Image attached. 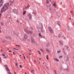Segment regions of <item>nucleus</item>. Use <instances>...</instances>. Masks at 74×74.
Returning a JSON list of instances; mask_svg holds the SVG:
<instances>
[{
    "label": "nucleus",
    "mask_w": 74,
    "mask_h": 74,
    "mask_svg": "<svg viewBox=\"0 0 74 74\" xmlns=\"http://www.w3.org/2000/svg\"><path fill=\"white\" fill-rule=\"evenodd\" d=\"M9 8V3H8L5 4L1 9V12L2 13V12H4L5 11H7V10H8Z\"/></svg>",
    "instance_id": "nucleus-1"
},
{
    "label": "nucleus",
    "mask_w": 74,
    "mask_h": 74,
    "mask_svg": "<svg viewBox=\"0 0 74 74\" xmlns=\"http://www.w3.org/2000/svg\"><path fill=\"white\" fill-rule=\"evenodd\" d=\"M12 11L14 13L16 14H18L19 12H18V10L16 9H13L12 10Z\"/></svg>",
    "instance_id": "nucleus-2"
},
{
    "label": "nucleus",
    "mask_w": 74,
    "mask_h": 74,
    "mask_svg": "<svg viewBox=\"0 0 74 74\" xmlns=\"http://www.w3.org/2000/svg\"><path fill=\"white\" fill-rule=\"evenodd\" d=\"M3 0H0V8L3 6Z\"/></svg>",
    "instance_id": "nucleus-3"
},
{
    "label": "nucleus",
    "mask_w": 74,
    "mask_h": 74,
    "mask_svg": "<svg viewBox=\"0 0 74 74\" xmlns=\"http://www.w3.org/2000/svg\"><path fill=\"white\" fill-rule=\"evenodd\" d=\"M27 34H25L24 36V38L23 39V41H25V40H26V39H27Z\"/></svg>",
    "instance_id": "nucleus-4"
},
{
    "label": "nucleus",
    "mask_w": 74,
    "mask_h": 74,
    "mask_svg": "<svg viewBox=\"0 0 74 74\" xmlns=\"http://www.w3.org/2000/svg\"><path fill=\"white\" fill-rule=\"evenodd\" d=\"M48 29H49V31L51 33H53V31L52 29L51 28V27H48Z\"/></svg>",
    "instance_id": "nucleus-5"
},
{
    "label": "nucleus",
    "mask_w": 74,
    "mask_h": 74,
    "mask_svg": "<svg viewBox=\"0 0 74 74\" xmlns=\"http://www.w3.org/2000/svg\"><path fill=\"white\" fill-rule=\"evenodd\" d=\"M64 60L66 62H67L69 60V56H67L66 57H65Z\"/></svg>",
    "instance_id": "nucleus-6"
},
{
    "label": "nucleus",
    "mask_w": 74,
    "mask_h": 74,
    "mask_svg": "<svg viewBox=\"0 0 74 74\" xmlns=\"http://www.w3.org/2000/svg\"><path fill=\"white\" fill-rule=\"evenodd\" d=\"M42 28H39L38 29V32H39V33H42Z\"/></svg>",
    "instance_id": "nucleus-7"
},
{
    "label": "nucleus",
    "mask_w": 74,
    "mask_h": 74,
    "mask_svg": "<svg viewBox=\"0 0 74 74\" xmlns=\"http://www.w3.org/2000/svg\"><path fill=\"white\" fill-rule=\"evenodd\" d=\"M27 16L28 18H29V19H31L32 18V15H31V14H29Z\"/></svg>",
    "instance_id": "nucleus-8"
},
{
    "label": "nucleus",
    "mask_w": 74,
    "mask_h": 74,
    "mask_svg": "<svg viewBox=\"0 0 74 74\" xmlns=\"http://www.w3.org/2000/svg\"><path fill=\"white\" fill-rule=\"evenodd\" d=\"M5 38L6 39H9V40H12V39H11V38L10 37H9L8 36H5Z\"/></svg>",
    "instance_id": "nucleus-9"
},
{
    "label": "nucleus",
    "mask_w": 74,
    "mask_h": 74,
    "mask_svg": "<svg viewBox=\"0 0 74 74\" xmlns=\"http://www.w3.org/2000/svg\"><path fill=\"white\" fill-rule=\"evenodd\" d=\"M5 66H6V69L7 70V71H10V69L8 68V67H7V65H5Z\"/></svg>",
    "instance_id": "nucleus-10"
},
{
    "label": "nucleus",
    "mask_w": 74,
    "mask_h": 74,
    "mask_svg": "<svg viewBox=\"0 0 74 74\" xmlns=\"http://www.w3.org/2000/svg\"><path fill=\"white\" fill-rule=\"evenodd\" d=\"M27 33L29 34H32V33H33V32L28 31V32H27Z\"/></svg>",
    "instance_id": "nucleus-11"
},
{
    "label": "nucleus",
    "mask_w": 74,
    "mask_h": 74,
    "mask_svg": "<svg viewBox=\"0 0 74 74\" xmlns=\"http://www.w3.org/2000/svg\"><path fill=\"white\" fill-rule=\"evenodd\" d=\"M31 42L32 44H34L35 43V40L34 39H32L31 40Z\"/></svg>",
    "instance_id": "nucleus-12"
},
{
    "label": "nucleus",
    "mask_w": 74,
    "mask_h": 74,
    "mask_svg": "<svg viewBox=\"0 0 74 74\" xmlns=\"http://www.w3.org/2000/svg\"><path fill=\"white\" fill-rule=\"evenodd\" d=\"M13 34H15V35H16L17 36H18V35H19V34H18V33H16L15 32V31L13 32Z\"/></svg>",
    "instance_id": "nucleus-13"
},
{
    "label": "nucleus",
    "mask_w": 74,
    "mask_h": 74,
    "mask_svg": "<svg viewBox=\"0 0 74 74\" xmlns=\"http://www.w3.org/2000/svg\"><path fill=\"white\" fill-rule=\"evenodd\" d=\"M45 51H47L49 53H51V52L49 51L48 50V49H45Z\"/></svg>",
    "instance_id": "nucleus-14"
},
{
    "label": "nucleus",
    "mask_w": 74,
    "mask_h": 74,
    "mask_svg": "<svg viewBox=\"0 0 74 74\" xmlns=\"http://www.w3.org/2000/svg\"><path fill=\"white\" fill-rule=\"evenodd\" d=\"M51 4H49V5L47 4V7H51Z\"/></svg>",
    "instance_id": "nucleus-15"
},
{
    "label": "nucleus",
    "mask_w": 74,
    "mask_h": 74,
    "mask_svg": "<svg viewBox=\"0 0 74 74\" xmlns=\"http://www.w3.org/2000/svg\"><path fill=\"white\" fill-rule=\"evenodd\" d=\"M34 14L35 15H36V14H37V11H36V10H34Z\"/></svg>",
    "instance_id": "nucleus-16"
},
{
    "label": "nucleus",
    "mask_w": 74,
    "mask_h": 74,
    "mask_svg": "<svg viewBox=\"0 0 74 74\" xmlns=\"http://www.w3.org/2000/svg\"><path fill=\"white\" fill-rule=\"evenodd\" d=\"M59 42L60 44L61 45H63V43L61 42V41H59Z\"/></svg>",
    "instance_id": "nucleus-17"
},
{
    "label": "nucleus",
    "mask_w": 74,
    "mask_h": 74,
    "mask_svg": "<svg viewBox=\"0 0 74 74\" xmlns=\"http://www.w3.org/2000/svg\"><path fill=\"white\" fill-rule=\"evenodd\" d=\"M26 14V12L25 11H24L23 12V15H25Z\"/></svg>",
    "instance_id": "nucleus-18"
},
{
    "label": "nucleus",
    "mask_w": 74,
    "mask_h": 74,
    "mask_svg": "<svg viewBox=\"0 0 74 74\" xmlns=\"http://www.w3.org/2000/svg\"><path fill=\"white\" fill-rule=\"evenodd\" d=\"M24 30L25 31V32H26V33H27V32H28V31L27 30H26V29H24Z\"/></svg>",
    "instance_id": "nucleus-19"
},
{
    "label": "nucleus",
    "mask_w": 74,
    "mask_h": 74,
    "mask_svg": "<svg viewBox=\"0 0 74 74\" xmlns=\"http://www.w3.org/2000/svg\"><path fill=\"white\" fill-rule=\"evenodd\" d=\"M56 61H57V62H59V60L58 59H54Z\"/></svg>",
    "instance_id": "nucleus-20"
},
{
    "label": "nucleus",
    "mask_w": 74,
    "mask_h": 74,
    "mask_svg": "<svg viewBox=\"0 0 74 74\" xmlns=\"http://www.w3.org/2000/svg\"><path fill=\"white\" fill-rule=\"evenodd\" d=\"M10 2L11 3H13L14 0H10Z\"/></svg>",
    "instance_id": "nucleus-21"
},
{
    "label": "nucleus",
    "mask_w": 74,
    "mask_h": 74,
    "mask_svg": "<svg viewBox=\"0 0 74 74\" xmlns=\"http://www.w3.org/2000/svg\"><path fill=\"white\" fill-rule=\"evenodd\" d=\"M58 16L60 17V13H58Z\"/></svg>",
    "instance_id": "nucleus-22"
},
{
    "label": "nucleus",
    "mask_w": 74,
    "mask_h": 74,
    "mask_svg": "<svg viewBox=\"0 0 74 74\" xmlns=\"http://www.w3.org/2000/svg\"><path fill=\"white\" fill-rule=\"evenodd\" d=\"M53 5L54 7H55V6H56V4L55 3H54L53 4Z\"/></svg>",
    "instance_id": "nucleus-23"
},
{
    "label": "nucleus",
    "mask_w": 74,
    "mask_h": 74,
    "mask_svg": "<svg viewBox=\"0 0 74 74\" xmlns=\"http://www.w3.org/2000/svg\"><path fill=\"white\" fill-rule=\"evenodd\" d=\"M47 4H49V1L48 0H47Z\"/></svg>",
    "instance_id": "nucleus-24"
},
{
    "label": "nucleus",
    "mask_w": 74,
    "mask_h": 74,
    "mask_svg": "<svg viewBox=\"0 0 74 74\" xmlns=\"http://www.w3.org/2000/svg\"><path fill=\"white\" fill-rule=\"evenodd\" d=\"M1 25H2V26H4V23L3 22H1Z\"/></svg>",
    "instance_id": "nucleus-25"
},
{
    "label": "nucleus",
    "mask_w": 74,
    "mask_h": 74,
    "mask_svg": "<svg viewBox=\"0 0 74 74\" xmlns=\"http://www.w3.org/2000/svg\"><path fill=\"white\" fill-rule=\"evenodd\" d=\"M38 35L39 37H41V33H39Z\"/></svg>",
    "instance_id": "nucleus-26"
},
{
    "label": "nucleus",
    "mask_w": 74,
    "mask_h": 74,
    "mask_svg": "<svg viewBox=\"0 0 74 74\" xmlns=\"http://www.w3.org/2000/svg\"><path fill=\"white\" fill-rule=\"evenodd\" d=\"M47 47H49V43H48L47 45Z\"/></svg>",
    "instance_id": "nucleus-27"
},
{
    "label": "nucleus",
    "mask_w": 74,
    "mask_h": 74,
    "mask_svg": "<svg viewBox=\"0 0 74 74\" xmlns=\"http://www.w3.org/2000/svg\"><path fill=\"white\" fill-rule=\"evenodd\" d=\"M60 36H61V34H59L58 36V38H60Z\"/></svg>",
    "instance_id": "nucleus-28"
},
{
    "label": "nucleus",
    "mask_w": 74,
    "mask_h": 74,
    "mask_svg": "<svg viewBox=\"0 0 74 74\" xmlns=\"http://www.w3.org/2000/svg\"><path fill=\"white\" fill-rule=\"evenodd\" d=\"M5 42V40H3V41H2V42L3 43H4Z\"/></svg>",
    "instance_id": "nucleus-29"
},
{
    "label": "nucleus",
    "mask_w": 74,
    "mask_h": 74,
    "mask_svg": "<svg viewBox=\"0 0 74 74\" xmlns=\"http://www.w3.org/2000/svg\"><path fill=\"white\" fill-rule=\"evenodd\" d=\"M40 51H42V52H43V49H40Z\"/></svg>",
    "instance_id": "nucleus-30"
},
{
    "label": "nucleus",
    "mask_w": 74,
    "mask_h": 74,
    "mask_svg": "<svg viewBox=\"0 0 74 74\" xmlns=\"http://www.w3.org/2000/svg\"><path fill=\"white\" fill-rule=\"evenodd\" d=\"M47 60H48V55L46 56Z\"/></svg>",
    "instance_id": "nucleus-31"
},
{
    "label": "nucleus",
    "mask_w": 74,
    "mask_h": 74,
    "mask_svg": "<svg viewBox=\"0 0 74 74\" xmlns=\"http://www.w3.org/2000/svg\"><path fill=\"white\" fill-rule=\"evenodd\" d=\"M60 52V51L59 50V51H57V53H59Z\"/></svg>",
    "instance_id": "nucleus-32"
},
{
    "label": "nucleus",
    "mask_w": 74,
    "mask_h": 74,
    "mask_svg": "<svg viewBox=\"0 0 74 74\" xmlns=\"http://www.w3.org/2000/svg\"><path fill=\"white\" fill-rule=\"evenodd\" d=\"M2 55H3V56H5V54H2Z\"/></svg>",
    "instance_id": "nucleus-33"
},
{
    "label": "nucleus",
    "mask_w": 74,
    "mask_h": 74,
    "mask_svg": "<svg viewBox=\"0 0 74 74\" xmlns=\"http://www.w3.org/2000/svg\"><path fill=\"white\" fill-rule=\"evenodd\" d=\"M16 22H17V23H19V21L18 20H17L16 21Z\"/></svg>",
    "instance_id": "nucleus-34"
},
{
    "label": "nucleus",
    "mask_w": 74,
    "mask_h": 74,
    "mask_svg": "<svg viewBox=\"0 0 74 74\" xmlns=\"http://www.w3.org/2000/svg\"><path fill=\"white\" fill-rule=\"evenodd\" d=\"M16 46H17V47H21V46L20 45H16Z\"/></svg>",
    "instance_id": "nucleus-35"
},
{
    "label": "nucleus",
    "mask_w": 74,
    "mask_h": 74,
    "mask_svg": "<svg viewBox=\"0 0 74 74\" xmlns=\"http://www.w3.org/2000/svg\"><path fill=\"white\" fill-rule=\"evenodd\" d=\"M19 66H20V68H22V66H21V65H20Z\"/></svg>",
    "instance_id": "nucleus-36"
},
{
    "label": "nucleus",
    "mask_w": 74,
    "mask_h": 74,
    "mask_svg": "<svg viewBox=\"0 0 74 74\" xmlns=\"http://www.w3.org/2000/svg\"><path fill=\"white\" fill-rule=\"evenodd\" d=\"M70 12H71V14H73V12L71 11H70Z\"/></svg>",
    "instance_id": "nucleus-37"
},
{
    "label": "nucleus",
    "mask_w": 74,
    "mask_h": 74,
    "mask_svg": "<svg viewBox=\"0 0 74 74\" xmlns=\"http://www.w3.org/2000/svg\"><path fill=\"white\" fill-rule=\"evenodd\" d=\"M7 57H3V58H4V59H6V58H7Z\"/></svg>",
    "instance_id": "nucleus-38"
},
{
    "label": "nucleus",
    "mask_w": 74,
    "mask_h": 74,
    "mask_svg": "<svg viewBox=\"0 0 74 74\" xmlns=\"http://www.w3.org/2000/svg\"><path fill=\"white\" fill-rule=\"evenodd\" d=\"M33 72H34V70H32V71H31V72H32V73H33Z\"/></svg>",
    "instance_id": "nucleus-39"
},
{
    "label": "nucleus",
    "mask_w": 74,
    "mask_h": 74,
    "mask_svg": "<svg viewBox=\"0 0 74 74\" xmlns=\"http://www.w3.org/2000/svg\"><path fill=\"white\" fill-rule=\"evenodd\" d=\"M63 57L62 56H60V58H62Z\"/></svg>",
    "instance_id": "nucleus-40"
},
{
    "label": "nucleus",
    "mask_w": 74,
    "mask_h": 74,
    "mask_svg": "<svg viewBox=\"0 0 74 74\" xmlns=\"http://www.w3.org/2000/svg\"><path fill=\"white\" fill-rule=\"evenodd\" d=\"M46 68L47 69H48V68L47 66H46Z\"/></svg>",
    "instance_id": "nucleus-41"
},
{
    "label": "nucleus",
    "mask_w": 74,
    "mask_h": 74,
    "mask_svg": "<svg viewBox=\"0 0 74 74\" xmlns=\"http://www.w3.org/2000/svg\"><path fill=\"white\" fill-rule=\"evenodd\" d=\"M13 54L14 55H15V53H14V52H13Z\"/></svg>",
    "instance_id": "nucleus-42"
},
{
    "label": "nucleus",
    "mask_w": 74,
    "mask_h": 74,
    "mask_svg": "<svg viewBox=\"0 0 74 74\" xmlns=\"http://www.w3.org/2000/svg\"><path fill=\"white\" fill-rule=\"evenodd\" d=\"M24 59H26V57H25V56H24Z\"/></svg>",
    "instance_id": "nucleus-43"
},
{
    "label": "nucleus",
    "mask_w": 74,
    "mask_h": 74,
    "mask_svg": "<svg viewBox=\"0 0 74 74\" xmlns=\"http://www.w3.org/2000/svg\"><path fill=\"white\" fill-rule=\"evenodd\" d=\"M15 65H16V66H17V65H18V64H17L16 63Z\"/></svg>",
    "instance_id": "nucleus-44"
},
{
    "label": "nucleus",
    "mask_w": 74,
    "mask_h": 74,
    "mask_svg": "<svg viewBox=\"0 0 74 74\" xmlns=\"http://www.w3.org/2000/svg\"><path fill=\"white\" fill-rule=\"evenodd\" d=\"M34 62H35V63H36V60H34Z\"/></svg>",
    "instance_id": "nucleus-45"
},
{
    "label": "nucleus",
    "mask_w": 74,
    "mask_h": 74,
    "mask_svg": "<svg viewBox=\"0 0 74 74\" xmlns=\"http://www.w3.org/2000/svg\"><path fill=\"white\" fill-rule=\"evenodd\" d=\"M31 29V30H32L33 29V28L31 27L30 28Z\"/></svg>",
    "instance_id": "nucleus-46"
},
{
    "label": "nucleus",
    "mask_w": 74,
    "mask_h": 74,
    "mask_svg": "<svg viewBox=\"0 0 74 74\" xmlns=\"http://www.w3.org/2000/svg\"><path fill=\"white\" fill-rule=\"evenodd\" d=\"M0 60H1V58L0 57Z\"/></svg>",
    "instance_id": "nucleus-47"
},
{
    "label": "nucleus",
    "mask_w": 74,
    "mask_h": 74,
    "mask_svg": "<svg viewBox=\"0 0 74 74\" xmlns=\"http://www.w3.org/2000/svg\"><path fill=\"white\" fill-rule=\"evenodd\" d=\"M38 53H39V52H40V51H38Z\"/></svg>",
    "instance_id": "nucleus-48"
},
{
    "label": "nucleus",
    "mask_w": 74,
    "mask_h": 74,
    "mask_svg": "<svg viewBox=\"0 0 74 74\" xmlns=\"http://www.w3.org/2000/svg\"><path fill=\"white\" fill-rule=\"evenodd\" d=\"M8 52H11V51H8Z\"/></svg>",
    "instance_id": "nucleus-49"
},
{
    "label": "nucleus",
    "mask_w": 74,
    "mask_h": 74,
    "mask_svg": "<svg viewBox=\"0 0 74 74\" xmlns=\"http://www.w3.org/2000/svg\"><path fill=\"white\" fill-rule=\"evenodd\" d=\"M13 49H16H16H15V48H14Z\"/></svg>",
    "instance_id": "nucleus-50"
},
{
    "label": "nucleus",
    "mask_w": 74,
    "mask_h": 74,
    "mask_svg": "<svg viewBox=\"0 0 74 74\" xmlns=\"http://www.w3.org/2000/svg\"><path fill=\"white\" fill-rule=\"evenodd\" d=\"M1 30H0V33H1Z\"/></svg>",
    "instance_id": "nucleus-51"
},
{
    "label": "nucleus",
    "mask_w": 74,
    "mask_h": 74,
    "mask_svg": "<svg viewBox=\"0 0 74 74\" xmlns=\"http://www.w3.org/2000/svg\"><path fill=\"white\" fill-rule=\"evenodd\" d=\"M39 54H41V52H39Z\"/></svg>",
    "instance_id": "nucleus-52"
},
{
    "label": "nucleus",
    "mask_w": 74,
    "mask_h": 74,
    "mask_svg": "<svg viewBox=\"0 0 74 74\" xmlns=\"http://www.w3.org/2000/svg\"><path fill=\"white\" fill-rule=\"evenodd\" d=\"M8 73L9 74H11V73L10 72H8Z\"/></svg>",
    "instance_id": "nucleus-53"
},
{
    "label": "nucleus",
    "mask_w": 74,
    "mask_h": 74,
    "mask_svg": "<svg viewBox=\"0 0 74 74\" xmlns=\"http://www.w3.org/2000/svg\"><path fill=\"white\" fill-rule=\"evenodd\" d=\"M14 74H16V72H14Z\"/></svg>",
    "instance_id": "nucleus-54"
},
{
    "label": "nucleus",
    "mask_w": 74,
    "mask_h": 74,
    "mask_svg": "<svg viewBox=\"0 0 74 74\" xmlns=\"http://www.w3.org/2000/svg\"><path fill=\"white\" fill-rule=\"evenodd\" d=\"M16 50H17V51H18L19 50L18 49H16Z\"/></svg>",
    "instance_id": "nucleus-55"
},
{
    "label": "nucleus",
    "mask_w": 74,
    "mask_h": 74,
    "mask_svg": "<svg viewBox=\"0 0 74 74\" xmlns=\"http://www.w3.org/2000/svg\"><path fill=\"white\" fill-rule=\"evenodd\" d=\"M29 55H31V54H30V53H29Z\"/></svg>",
    "instance_id": "nucleus-56"
},
{
    "label": "nucleus",
    "mask_w": 74,
    "mask_h": 74,
    "mask_svg": "<svg viewBox=\"0 0 74 74\" xmlns=\"http://www.w3.org/2000/svg\"><path fill=\"white\" fill-rule=\"evenodd\" d=\"M29 51H30V52H31L32 51V50H29Z\"/></svg>",
    "instance_id": "nucleus-57"
},
{
    "label": "nucleus",
    "mask_w": 74,
    "mask_h": 74,
    "mask_svg": "<svg viewBox=\"0 0 74 74\" xmlns=\"http://www.w3.org/2000/svg\"><path fill=\"white\" fill-rule=\"evenodd\" d=\"M33 0H30V1H33Z\"/></svg>",
    "instance_id": "nucleus-58"
},
{
    "label": "nucleus",
    "mask_w": 74,
    "mask_h": 74,
    "mask_svg": "<svg viewBox=\"0 0 74 74\" xmlns=\"http://www.w3.org/2000/svg\"><path fill=\"white\" fill-rule=\"evenodd\" d=\"M64 38V39H66V38Z\"/></svg>",
    "instance_id": "nucleus-59"
},
{
    "label": "nucleus",
    "mask_w": 74,
    "mask_h": 74,
    "mask_svg": "<svg viewBox=\"0 0 74 74\" xmlns=\"http://www.w3.org/2000/svg\"><path fill=\"white\" fill-rule=\"evenodd\" d=\"M25 74H27V73H26V72H25Z\"/></svg>",
    "instance_id": "nucleus-60"
},
{
    "label": "nucleus",
    "mask_w": 74,
    "mask_h": 74,
    "mask_svg": "<svg viewBox=\"0 0 74 74\" xmlns=\"http://www.w3.org/2000/svg\"><path fill=\"white\" fill-rule=\"evenodd\" d=\"M1 52H2V51H3V50H1Z\"/></svg>",
    "instance_id": "nucleus-61"
},
{
    "label": "nucleus",
    "mask_w": 74,
    "mask_h": 74,
    "mask_svg": "<svg viewBox=\"0 0 74 74\" xmlns=\"http://www.w3.org/2000/svg\"><path fill=\"white\" fill-rule=\"evenodd\" d=\"M40 59H41V58H39V60H40Z\"/></svg>",
    "instance_id": "nucleus-62"
},
{
    "label": "nucleus",
    "mask_w": 74,
    "mask_h": 74,
    "mask_svg": "<svg viewBox=\"0 0 74 74\" xmlns=\"http://www.w3.org/2000/svg\"><path fill=\"white\" fill-rule=\"evenodd\" d=\"M1 15V14H0V15Z\"/></svg>",
    "instance_id": "nucleus-63"
},
{
    "label": "nucleus",
    "mask_w": 74,
    "mask_h": 74,
    "mask_svg": "<svg viewBox=\"0 0 74 74\" xmlns=\"http://www.w3.org/2000/svg\"><path fill=\"white\" fill-rule=\"evenodd\" d=\"M8 49H8H9V48H8V49Z\"/></svg>",
    "instance_id": "nucleus-64"
}]
</instances>
